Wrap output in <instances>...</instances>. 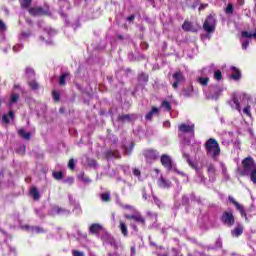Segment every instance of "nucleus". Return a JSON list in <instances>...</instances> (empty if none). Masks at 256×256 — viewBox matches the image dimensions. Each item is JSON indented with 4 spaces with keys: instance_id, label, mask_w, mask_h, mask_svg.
I'll return each instance as SVG.
<instances>
[{
    "instance_id": "1",
    "label": "nucleus",
    "mask_w": 256,
    "mask_h": 256,
    "mask_svg": "<svg viewBox=\"0 0 256 256\" xmlns=\"http://www.w3.org/2000/svg\"><path fill=\"white\" fill-rule=\"evenodd\" d=\"M229 105L232 109L239 111L241 113V107L243 108V114L247 115V117H251V105H253V98L247 94H241L239 97L233 94L231 100L229 101Z\"/></svg>"
},
{
    "instance_id": "2",
    "label": "nucleus",
    "mask_w": 256,
    "mask_h": 256,
    "mask_svg": "<svg viewBox=\"0 0 256 256\" xmlns=\"http://www.w3.org/2000/svg\"><path fill=\"white\" fill-rule=\"evenodd\" d=\"M243 169L240 175H250L252 183L256 184V164L252 157H247L242 161Z\"/></svg>"
},
{
    "instance_id": "3",
    "label": "nucleus",
    "mask_w": 256,
    "mask_h": 256,
    "mask_svg": "<svg viewBox=\"0 0 256 256\" xmlns=\"http://www.w3.org/2000/svg\"><path fill=\"white\" fill-rule=\"evenodd\" d=\"M206 155L211 157V159L217 160V157L221 155V147H219V142L214 138L208 139L204 144Z\"/></svg>"
},
{
    "instance_id": "4",
    "label": "nucleus",
    "mask_w": 256,
    "mask_h": 256,
    "mask_svg": "<svg viewBox=\"0 0 256 256\" xmlns=\"http://www.w3.org/2000/svg\"><path fill=\"white\" fill-rule=\"evenodd\" d=\"M216 25L217 20L215 19V16L209 15L203 24V29L206 31V33H213Z\"/></svg>"
},
{
    "instance_id": "5",
    "label": "nucleus",
    "mask_w": 256,
    "mask_h": 256,
    "mask_svg": "<svg viewBox=\"0 0 256 256\" xmlns=\"http://www.w3.org/2000/svg\"><path fill=\"white\" fill-rule=\"evenodd\" d=\"M160 162L167 169V171H177V168L175 167V164H173V159H171V156L167 154H163L160 158Z\"/></svg>"
},
{
    "instance_id": "6",
    "label": "nucleus",
    "mask_w": 256,
    "mask_h": 256,
    "mask_svg": "<svg viewBox=\"0 0 256 256\" xmlns=\"http://www.w3.org/2000/svg\"><path fill=\"white\" fill-rule=\"evenodd\" d=\"M172 79L174 80V82L172 83L173 89H179V85H181V83H185V76L181 71H176L172 75Z\"/></svg>"
},
{
    "instance_id": "7",
    "label": "nucleus",
    "mask_w": 256,
    "mask_h": 256,
    "mask_svg": "<svg viewBox=\"0 0 256 256\" xmlns=\"http://www.w3.org/2000/svg\"><path fill=\"white\" fill-rule=\"evenodd\" d=\"M221 221L227 227H233V225H235V217L233 216V212H224L222 214Z\"/></svg>"
},
{
    "instance_id": "8",
    "label": "nucleus",
    "mask_w": 256,
    "mask_h": 256,
    "mask_svg": "<svg viewBox=\"0 0 256 256\" xmlns=\"http://www.w3.org/2000/svg\"><path fill=\"white\" fill-rule=\"evenodd\" d=\"M178 129L181 133H191L192 136L195 135V124L193 123H183L178 127Z\"/></svg>"
},
{
    "instance_id": "9",
    "label": "nucleus",
    "mask_w": 256,
    "mask_h": 256,
    "mask_svg": "<svg viewBox=\"0 0 256 256\" xmlns=\"http://www.w3.org/2000/svg\"><path fill=\"white\" fill-rule=\"evenodd\" d=\"M228 201H230V203H232V205L236 207L237 211H239L242 217H247V213H245V208L243 207V205L239 204V202L235 201V198H233V196H229Z\"/></svg>"
},
{
    "instance_id": "10",
    "label": "nucleus",
    "mask_w": 256,
    "mask_h": 256,
    "mask_svg": "<svg viewBox=\"0 0 256 256\" xmlns=\"http://www.w3.org/2000/svg\"><path fill=\"white\" fill-rule=\"evenodd\" d=\"M51 215H71V211L59 206H53L50 212Z\"/></svg>"
},
{
    "instance_id": "11",
    "label": "nucleus",
    "mask_w": 256,
    "mask_h": 256,
    "mask_svg": "<svg viewBox=\"0 0 256 256\" xmlns=\"http://www.w3.org/2000/svg\"><path fill=\"white\" fill-rule=\"evenodd\" d=\"M221 95V89L219 88H210V92L206 94L207 99H213L217 101Z\"/></svg>"
},
{
    "instance_id": "12",
    "label": "nucleus",
    "mask_w": 256,
    "mask_h": 256,
    "mask_svg": "<svg viewBox=\"0 0 256 256\" xmlns=\"http://www.w3.org/2000/svg\"><path fill=\"white\" fill-rule=\"evenodd\" d=\"M184 31H191L192 33H197L199 31V25L194 26L193 23L185 21L182 25Z\"/></svg>"
},
{
    "instance_id": "13",
    "label": "nucleus",
    "mask_w": 256,
    "mask_h": 256,
    "mask_svg": "<svg viewBox=\"0 0 256 256\" xmlns=\"http://www.w3.org/2000/svg\"><path fill=\"white\" fill-rule=\"evenodd\" d=\"M102 240L105 243H108L109 245H111L112 247H114V249H117V242H115V238H113V236H111V234L109 233H105L102 236Z\"/></svg>"
},
{
    "instance_id": "14",
    "label": "nucleus",
    "mask_w": 256,
    "mask_h": 256,
    "mask_svg": "<svg viewBox=\"0 0 256 256\" xmlns=\"http://www.w3.org/2000/svg\"><path fill=\"white\" fill-rule=\"evenodd\" d=\"M28 11H29L30 15H34V16L47 15V13H49V11L44 10L41 7L28 8Z\"/></svg>"
},
{
    "instance_id": "15",
    "label": "nucleus",
    "mask_w": 256,
    "mask_h": 256,
    "mask_svg": "<svg viewBox=\"0 0 256 256\" xmlns=\"http://www.w3.org/2000/svg\"><path fill=\"white\" fill-rule=\"evenodd\" d=\"M135 119V115L133 114H124V115H119L118 116V121L121 123H131Z\"/></svg>"
},
{
    "instance_id": "16",
    "label": "nucleus",
    "mask_w": 256,
    "mask_h": 256,
    "mask_svg": "<svg viewBox=\"0 0 256 256\" xmlns=\"http://www.w3.org/2000/svg\"><path fill=\"white\" fill-rule=\"evenodd\" d=\"M158 186L162 189H169L171 187V181L162 176L158 179Z\"/></svg>"
},
{
    "instance_id": "17",
    "label": "nucleus",
    "mask_w": 256,
    "mask_h": 256,
    "mask_svg": "<svg viewBox=\"0 0 256 256\" xmlns=\"http://www.w3.org/2000/svg\"><path fill=\"white\" fill-rule=\"evenodd\" d=\"M144 157H146V159L155 160L157 157H159V152L156 150H146L144 152Z\"/></svg>"
},
{
    "instance_id": "18",
    "label": "nucleus",
    "mask_w": 256,
    "mask_h": 256,
    "mask_svg": "<svg viewBox=\"0 0 256 256\" xmlns=\"http://www.w3.org/2000/svg\"><path fill=\"white\" fill-rule=\"evenodd\" d=\"M107 159H121V153L118 150H109L106 152Z\"/></svg>"
},
{
    "instance_id": "19",
    "label": "nucleus",
    "mask_w": 256,
    "mask_h": 256,
    "mask_svg": "<svg viewBox=\"0 0 256 256\" xmlns=\"http://www.w3.org/2000/svg\"><path fill=\"white\" fill-rule=\"evenodd\" d=\"M102 230L103 226H101L100 224H92L89 227V231L92 235H98V233H101Z\"/></svg>"
},
{
    "instance_id": "20",
    "label": "nucleus",
    "mask_w": 256,
    "mask_h": 256,
    "mask_svg": "<svg viewBox=\"0 0 256 256\" xmlns=\"http://www.w3.org/2000/svg\"><path fill=\"white\" fill-rule=\"evenodd\" d=\"M231 71L234 72L230 76L231 79H234V81H239V79H241V71H239V69H237V67H235V66L231 67Z\"/></svg>"
},
{
    "instance_id": "21",
    "label": "nucleus",
    "mask_w": 256,
    "mask_h": 256,
    "mask_svg": "<svg viewBox=\"0 0 256 256\" xmlns=\"http://www.w3.org/2000/svg\"><path fill=\"white\" fill-rule=\"evenodd\" d=\"M15 119V114L13 113V111H10L8 114H4L2 116V122L3 123H10L11 120Z\"/></svg>"
},
{
    "instance_id": "22",
    "label": "nucleus",
    "mask_w": 256,
    "mask_h": 256,
    "mask_svg": "<svg viewBox=\"0 0 256 256\" xmlns=\"http://www.w3.org/2000/svg\"><path fill=\"white\" fill-rule=\"evenodd\" d=\"M18 135L22 137V139H25V141H29L31 139V133L25 132V129H19L18 130Z\"/></svg>"
},
{
    "instance_id": "23",
    "label": "nucleus",
    "mask_w": 256,
    "mask_h": 256,
    "mask_svg": "<svg viewBox=\"0 0 256 256\" xmlns=\"http://www.w3.org/2000/svg\"><path fill=\"white\" fill-rule=\"evenodd\" d=\"M133 147H135V144L133 142H130L128 145H124V153L125 155H131L133 153Z\"/></svg>"
},
{
    "instance_id": "24",
    "label": "nucleus",
    "mask_w": 256,
    "mask_h": 256,
    "mask_svg": "<svg viewBox=\"0 0 256 256\" xmlns=\"http://www.w3.org/2000/svg\"><path fill=\"white\" fill-rule=\"evenodd\" d=\"M157 113H159V108L153 107L152 110L146 114V119L151 121V119H153V115H157Z\"/></svg>"
},
{
    "instance_id": "25",
    "label": "nucleus",
    "mask_w": 256,
    "mask_h": 256,
    "mask_svg": "<svg viewBox=\"0 0 256 256\" xmlns=\"http://www.w3.org/2000/svg\"><path fill=\"white\" fill-rule=\"evenodd\" d=\"M182 95L184 97H191V95H193V86H188L184 88L182 91Z\"/></svg>"
},
{
    "instance_id": "26",
    "label": "nucleus",
    "mask_w": 256,
    "mask_h": 256,
    "mask_svg": "<svg viewBox=\"0 0 256 256\" xmlns=\"http://www.w3.org/2000/svg\"><path fill=\"white\" fill-rule=\"evenodd\" d=\"M32 2L33 0H19L20 7L22 9H29V7H31Z\"/></svg>"
},
{
    "instance_id": "27",
    "label": "nucleus",
    "mask_w": 256,
    "mask_h": 256,
    "mask_svg": "<svg viewBox=\"0 0 256 256\" xmlns=\"http://www.w3.org/2000/svg\"><path fill=\"white\" fill-rule=\"evenodd\" d=\"M133 221H136V223H140L141 225H145V218L141 216V214H134V217L132 219Z\"/></svg>"
},
{
    "instance_id": "28",
    "label": "nucleus",
    "mask_w": 256,
    "mask_h": 256,
    "mask_svg": "<svg viewBox=\"0 0 256 256\" xmlns=\"http://www.w3.org/2000/svg\"><path fill=\"white\" fill-rule=\"evenodd\" d=\"M198 83H200L202 87H207L209 85V77H205V76L199 77Z\"/></svg>"
},
{
    "instance_id": "29",
    "label": "nucleus",
    "mask_w": 256,
    "mask_h": 256,
    "mask_svg": "<svg viewBox=\"0 0 256 256\" xmlns=\"http://www.w3.org/2000/svg\"><path fill=\"white\" fill-rule=\"evenodd\" d=\"M232 235L234 237H239L240 235H243V226H238L234 230H232Z\"/></svg>"
},
{
    "instance_id": "30",
    "label": "nucleus",
    "mask_w": 256,
    "mask_h": 256,
    "mask_svg": "<svg viewBox=\"0 0 256 256\" xmlns=\"http://www.w3.org/2000/svg\"><path fill=\"white\" fill-rule=\"evenodd\" d=\"M120 231H121V233H122V235H124V237H127V235H128V230H127V225L125 224V222H123V221H120Z\"/></svg>"
},
{
    "instance_id": "31",
    "label": "nucleus",
    "mask_w": 256,
    "mask_h": 256,
    "mask_svg": "<svg viewBox=\"0 0 256 256\" xmlns=\"http://www.w3.org/2000/svg\"><path fill=\"white\" fill-rule=\"evenodd\" d=\"M26 229L32 233H43V228L37 226H26Z\"/></svg>"
},
{
    "instance_id": "32",
    "label": "nucleus",
    "mask_w": 256,
    "mask_h": 256,
    "mask_svg": "<svg viewBox=\"0 0 256 256\" xmlns=\"http://www.w3.org/2000/svg\"><path fill=\"white\" fill-rule=\"evenodd\" d=\"M69 76L68 73H64L59 78V85H67V77Z\"/></svg>"
},
{
    "instance_id": "33",
    "label": "nucleus",
    "mask_w": 256,
    "mask_h": 256,
    "mask_svg": "<svg viewBox=\"0 0 256 256\" xmlns=\"http://www.w3.org/2000/svg\"><path fill=\"white\" fill-rule=\"evenodd\" d=\"M78 178L80 181H83V183H91V179H89V177H87L83 172L78 175Z\"/></svg>"
},
{
    "instance_id": "34",
    "label": "nucleus",
    "mask_w": 256,
    "mask_h": 256,
    "mask_svg": "<svg viewBox=\"0 0 256 256\" xmlns=\"http://www.w3.org/2000/svg\"><path fill=\"white\" fill-rule=\"evenodd\" d=\"M220 168L222 170V174L226 179H229V174L227 173V166L223 162H220Z\"/></svg>"
},
{
    "instance_id": "35",
    "label": "nucleus",
    "mask_w": 256,
    "mask_h": 256,
    "mask_svg": "<svg viewBox=\"0 0 256 256\" xmlns=\"http://www.w3.org/2000/svg\"><path fill=\"white\" fill-rule=\"evenodd\" d=\"M26 75L29 79H33L35 77V70L33 68H26Z\"/></svg>"
},
{
    "instance_id": "36",
    "label": "nucleus",
    "mask_w": 256,
    "mask_h": 256,
    "mask_svg": "<svg viewBox=\"0 0 256 256\" xmlns=\"http://www.w3.org/2000/svg\"><path fill=\"white\" fill-rule=\"evenodd\" d=\"M30 194L33 196V199H39V190L37 188H31Z\"/></svg>"
},
{
    "instance_id": "37",
    "label": "nucleus",
    "mask_w": 256,
    "mask_h": 256,
    "mask_svg": "<svg viewBox=\"0 0 256 256\" xmlns=\"http://www.w3.org/2000/svg\"><path fill=\"white\" fill-rule=\"evenodd\" d=\"M19 101V94H13L10 98L9 106L13 105V103H17Z\"/></svg>"
},
{
    "instance_id": "38",
    "label": "nucleus",
    "mask_w": 256,
    "mask_h": 256,
    "mask_svg": "<svg viewBox=\"0 0 256 256\" xmlns=\"http://www.w3.org/2000/svg\"><path fill=\"white\" fill-rule=\"evenodd\" d=\"M214 79H216V81H221V79H223V74L221 73V70H216L214 72Z\"/></svg>"
},
{
    "instance_id": "39",
    "label": "nucleus",
    "mask_w": 256,
    "mask_h": 256,
    "mask_svg": "<svg viewBox=\"0 0 256 256\" xmlns=\"http://www.w3.org/2000/svg\"><path fill=\"white\" fill-rule=\"evenodd\" d=\"M215 166L213 164H210L208 166V173L210 175V177H215Z\"/></svg>"
},
{
    "instance_id": "40",
    "label": "nucleus",
    "mask_w": 256,
    "mask_h": 256,
    "mask_svg": "<svg viewBox=\"0 0 256 256\" xmlns=\"http://www.w3.org/2000/svg\"><path fill=\"white\" fill-rule=\"evenodd\" d=\"M162 107L166 109V111H171V103L167 100H164L162 102Z\"/></svg>"
},
{
    "instance_id": "41",
    "label": "nucleus",
    "mask_w": 256,
    "mask_h": 256,
    "mask_svg": "<svg viewBox=\"0 0 256 256\" xmlns=\"http://www.w3.org/2000/svg\"><path fill=\"white\" fill-rule=\"evenodd\" d=\"M101 199L104 202L110 201L111 200V195L109 193H103V194H101Z\"/></svg>"
},
{
    "instance_id": "42",
    "label": "nucleus",
    "mask_w": 256,
    "mask_h": 256,
    "mask_svg": "<svg viewBox=\"0 0 256 256\" xmlns=\"http://www.w3.org/2000/svg\"><path fill=\"white\" fill-rule=\"evenodd\" d=\"M53 177H54V179L59 181V180L63 179V172H53Z\"/></svg>"
},
{
    "instance_id": "43",
    "label": "nucleus",
    "mask_w": 256,
    "mask_h": 256,
    "mask_svg": "<svg viewBox=\"0 0 256 256\" xmlns=\"http://www.w3.org/2000/svg\"><path fill=\"white\" fill-rule=\"evenodd\" d=\"M29 86L34 90L39 89V84L35 80L30 81Z\"/></svg>"
},
{
    "instance_id": "44",
    "label": "nucleus",
    "mask_w": 256,
    "mask_h": 256,
    "mask_svg": "<svg viewBox=\"0 0 256 256\" xmlns=\"http://www.w3.org/2000/svg\"><path fill=\"white\" fill-rule=\"evenodd\" d=\"M226 13H227V15H232V13H233V4H228L227 5Z\"/></svg>"
},
{
    "instance_id": "45",
    "label": "nucleus",
    "mask_w": 256,
    "mask_h": 256,
    "mask_svg": "<svg viewBox=\"0 0 256 256\" xmlns=\"http://www.w3.org/2000/svg\"><path fill=\"white\" fill-rule=\"evenodd\" d=\"M52 95H53L54 101H59L61 99V96H60L59 92H57V91H53Z\"/></svg>"
},
{
    "instance_id": "46",
    "label": "nucleus",
    "mask_w": 256,
    "mask_h": 256,
    "mask_svg": "<svg viewBox=\"0 0 256 256\" xmlns=\"http://www.w3.org/2000/svg\"><path fill=\"white\" fill-rule=\"evenodd\" d=\"M23 49V44H17L13 47L14 53H18V51H21Z\"/></svg>"
},
{
    "instance_id": "47",
    "label": "nucleus",
    "mask_w": 256,
    "mask_h": 256,
    "mask_svg": "<svg viewBox=\"0 0 256 256\" xmlns=\"http://www.w3.org/2000/svg\"><path fill=\"white\" fill-rule=\"evenodd\" d=\"M60 5H61V7H66V9H69V7H70V4L67 0H61Z\"/></svg>"
},
{
    "instance_id": "48",
    "label": "nucleus",
    "mask_w": 256,
    "mask_h": 256,
    "mask_svg": "<svg viewBox=\"0 0 256 256\" xmlns=\"http://www.w3.org/2000/svg\"><path fill=\"white\" fill-rule=\"evenodd\" d=\"M68 167L69 169L73 170L75 169V160L74 159H70L68 162Z\"/></svg>"
},
{
    "instance_id": "49",
    "label": "nucleus",
    "mask_w": 256,
    "mask_h": 256,
    "mask_svg": "<svg viewBox=\"0 0 256 256\" xmlns=\"http://www.w3.org/2000/svg\"><path fill=\"white\" fill-rule=\"evenodd\" d=\"M72 255L73 256H85V253H83L82 251L73 250Z\"/></svg>"
},
{
    "instance_id": "50",
    "label": "nucleus",
    "mask_w": 256,
    "mask_h": 256,
    "mask_svg": "<svg viewBox=\"0 0 256 256\" xmlns=\"http://www.w3.org/2000/svg\"><path fill=\"white\" fill-rule=\"evenodd\" d=\"M153 199H154V203L158 206L161 207V200H159V198H157V196L152 195Z\"/></svg>"
},
{
    "instance_id": "51",
    "label": "nucleus",
    "mask_w": 256,
    "mask_h": 256,
    "mask_svg": "<svg viewBox=\"0 0 256 256\" xmlns=\"http://www.w3.org/2000/svg\"><path fill=\"white\" fill-rule=\"evenodd\" d=\"M183 158L186 159V161L189 163V165H191L192 167H195V166H193V164L191 163V160L189 159V154L183 153Z\"/></svg>"
},
{
    "instance_id": "52",
    "label": "nucleus",
    "mask_w": 256,
    "mask_h": 256,
    "mask_svg": "<svg viewBox=\"0 0 256 256\" xmlns=\"http://www.w3.org/2000/svg\"><path fill=\"white\" fill-rule=\"evenodd\" d=\"M133 175H134L135 177H141V171H139V169L135 168V169L133 170Z\"/></svg>"
},
{
    "instance_id": "53",
    "label": "nucleus",
    "mask_w": 256,
    "mask_h": 256,
    "mask_svg": "<svg viewBox=\"0 0 256 256\" xmlns=\"http://www.w3.org/2000/svg\"><path fill=\"white\" fill-rule=\"evenodd\" d=\"M148 77H147V75H145V74H141L140 76H139V80L140 81H145V82H147L148 81Z\"/></svg>"
},
{
    "instance_id": "54",
    "label": "nucleus",
    "mask_w": 256,
    "mask_h": 256,
    "mask_svg": "<svg viewBox=\"0 0 256 256\" xmlns=\"http://www.w3.org/2000/svg\"><path fill=\"white\" fill-rule=\"evenodd\" d=\"M75 211H78V213H81V205L79 203L74 204Z\"/></svg>"
},
{
    "instance_id": "55",
    "label": "nucleus",
    "mask_w": 256,
    "mask_h": 256,
    "mask_svg": "<svg viewBox=\"0 0 256 256\" xmlns=\"http://www.w3.org/2000/svg\"><path fill=\"white\" fill-rule=\"evenodd\" d=\"M68 199H69V203L70 205H75L77 202L75 201V199H73V196L69 195L68 196Z\"/></svg>"
},
{
    "instance_id": "56",
    "label": "nucleus",
    "mask_w": 256,
    "mask_h": 256,
    "mask_svg": "<svg viewBox=\"0 0 256 256\" xmlns=\"http://www.w3.org/2000/svg\"><path fill=\"white\" fill-rule=\"evenodd\" d=\"M7 28L5 26V23H3V21L0 20V31H5Z\"/></svg>"
},
{
    "instance_id": "57",
    "label": "nucleus",
    "mask_w": 256,
    "mask_h": 256,
    "mask_svg": "<svg viewBox=\"0 0 256 256\" xmlns=\"http://www.w3.org/2000/svg\"><path fill=\"white\" fill-rule=\"evenodd\" d=\"M182 203H183L184 205H187V203H189V198H188L187 196H183V197H182Z\"/></svg>"
},
{
    "instance_id": "58",
    "label": "nucleus",
    "mask_w": 256,
    "mask_h": 256,
    "mask_svg": "<svg viewBox=\"0 0 256 256\" xmlns=\"http://www.w3.org/2000/svg\"><path fill=\"white\" fill-rule=\"evenodd\" d=\"M142 197L143 199H145V201H147L148 197H147V191H145V189H143L142 191Z\"/></svg>"
},
{
    "instance_id": "59",
    "label": "nucleus",
    "mask_w": 256,
    "mask_h": 256,
    "mask_svg": "<svg viewBox=\"0 0 256 256\" xmlns=\"http://www.w3.org/2000/svg\"><path fill=\"white\" fill-rule=\"evenodd\" d=\"M130 225H131L132 229H134V231H139V229L137 228V225H135L133 223H131Z\"/></svg>"
},
{
    "instance_id": "60",
    "label": "nucleus",
    "mask_w": 256,
    "mask_h": 256,
    "mask_svg": "<svg viewBox=\"0 0 256 256\" xmlns=\"http://www.w3.org/2000/svg\"><path fill=\"white\" fill-rule=\"evenodd\" d=\"M221 246H222L221 240L218 239V240L216 241V247H221Z\"/></svg>"
},
{
    "instance_id": "61",
    "label": "nucleus",
    "mask_w": 256,
    "mask_h": 256,
    "mask_svg": "<svg viewBox=\"0 0 256 256\" xmlns=\"http://www.w3.org/2000/svg\"><path fill=\"white\" fill-rule=\"evenodd\" d=\"M135 19V15H131L127 17V21H133Z\"/></svg>"
},
{
    "instance_id": "62",
    "label": "nucleus",
    "mask_w": 256,
    "mask_h": 256,
    "mask_svg": "<svg viewBox=\"0 0 256 256\" xmlns=\"http://www.w3.org/2000/svg\"><path fill=\"white\" fill-rule=\"evenodd\" d=\"M205 7H207V4H202L199 7V11H203V9H205Z\"/></svg>"
},
{
    "instance_id": "63",
    "label": "nucleus",
    "mask_w": 256,
    "mask_h": 256,
    "mask_svg": "<svg viewBox=\"0 0 256 256\" xmlns=\"http://www.w3.org/2000/svg\"><path fill=\"white\" fill-rule=\"evenodd\" d=\"M164 127H171V122L170 121L164 122Z\"/></svg>"
},
{
    "instance_id": "64",
    "label": "nucleus",
    "mask_w": 256,
    "mask_h": 256,
    "mask_svg": "<svg viewBox=\"0 0 256 256\" xmlns=\"http://www.w3.org/2000/svg\"><path fill=\"white\" fill-rule=\"evenodd\" d=\"M125 217H126V219H129V220L132 219V220H133L134 215H129V214H127Z\"/></svg>"
}]
</instances>
